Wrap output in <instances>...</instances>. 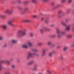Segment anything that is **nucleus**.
<instances>
[{"mask_svg":"<svg viewBox=\"0 0 74 74\" xmlns=\"http://www.w3.org/2000/svg\"><path fill=\"white\" fill-rule=\"evenodd\" d=\"M66 21L68 22V21H70V19H66Z\"/></svg>","mask_w":74,"mask_h":74,"instance_id":"a18cd8bd","label":"nucleus"},{"mask_svg":"<svg viewBox=\"0 0 74 74\" xmlns=\"http://www.w3.org/2000/svg\"><path fill=\"white\" fill-rule=\"evenodd\" d=\"M60 33L61 34H64L65 33V32H64L60 31Z\"/></svg>","mask_w":74,"mask_h":74,"instance_id":"412c9836","label":"nucleus"},{"mask_svg":"<svg viewBox=\"0 0 74 74\" xmlns=\"http://www.w3.org/2000/svg\"><path fill=\"white\" fill-rule=\"evenodd\" d=\"M44 30H49V29H48L46 27H44L42 29H40V32L41 33H44V31H43Z\"/></svg>","mask_w":74,"mask_h":74,"instance_id":"20e7f679","label":"nucleus"},{"mask_svg":"<svg viewBox=\"0 0 74 74\" xmlns=\"http://www.w3.org/2000/svg\"><path fill=\"white\" fill-rule=\"evenodd\" d=\"M34 55H36L37 56H39V54H36V52H34L33 54L32 53H29L28 55L27 56V59H29L31 57H32V56H34Z\"/></svg>","mask_w":74,"mask_h":74,"instance_id":"f03ea898","label":"nucleus"},{"mask_svg":"<svg viewBox=\"0 0 74 74\" xmlns=\"http://www.w3.org/2000/svg\"><path fill=\"white\" fill-rule=\"evenodd\" d=\"M5 74H10V73H5Z\"/></svg>","mask_w":74,"mask_h":74,"instance_id":"864d4df0","label":"nucleus"},{"mask_svg":"<svg viewBox=\"0 0 74 74\" xmlns=\"http://www.w3.org/2000/svg\"><path fill=\"white\" fill-rule=\"evenodd\" d=\"M53 55V54L52 53L50 52L49 54V57H52V55Z\"/></svg>","mask_w":74,"mask_h":74,"instance_id":"4be33fe9","label":"nucleus"},{"mask_svg":"<svg viewBox=\"0 0 74 74\" xmlns=\"http://www.w3.org/2000/svg\"><path fill=\"white\" fill-rule=\"evenodd\" d=\"M68 1L69 3H71L72 2V0H68Z\"/></svg>","mask_w":74,"mask_h":74,"instance_id":"58836bf2","label":"nucleus"},{"mask_svg":"<svg viewBox=\"0 0 74 74\" xmlns=\"http://www.w3.org/2000/svg\"><path fill=\"white\" fill-rule=\"evenodd\" d=\"M45 23H47V24L48 23V20H45Z\"/></svg>","mask_w":74,"mask_h":74,"instance_id":"e433bc0d","label":"nucleus"},{"mask_svg":"<svg viewBox=\"0 0 74 74\" xmlns=\"http://www.w3.org/2000/svg\"><path fill=\"white\" fill-rule=\"evenodd\" d=\"M19 9H20V10H21L22 9V8L20 7V8H19Z\"/></svg>","mask_w":74,"mask_h":74,"instance_id":"5fc2aeb1","label":"nucleus"},{"mask_svg":"<svg viewBox=\"0 0 74 74\" xmlns=\"http://www.w3.org/2000/svg\"><path fill=\"white\" fill-rule=\"evenodd\" d=\"M11 67L13 69H14V68H15V65L14 64H12V65Z\"/></svg>","mask_w":74,"mask_h":74,"instance_id":"cd10ccee","label":"nucleus"},{"mask_svg":"<svg viewBox=\"0 0 74 74\" xmlns=\"http://www.w3.org/2000/svg\"><path fill=\"white\" fill-rule=\"evenodd\" d=\"M14 10L13 9H7L6 11H5V12L7 14L10 15V14H12V12Z\"/></svg>","mask_w":74,"mask_h":74,"instance_id":"7ed1b4c3","label":"nucleus"},{"mask_svg":"<svg viewBox=\"0 0 74 74\" xmlns=\"http://www.w3.org/2000/svg\"><path fill=\"white\" fill-rule=\"evenodd\" d=\"M51 41H49L47 43V44L48 45H51Z\"/></svg>","mask_w":74,"mask_h":74,"instance_id":"2f4dec72","label":"nucleus"},{"mask_svg":"<svg viewBox=\"0 0 74 74\" xmlns=\"http://www.w3.org/2000/svg\"><path fill=\"white\" fill-rule=\"evenodd\" d=\"M7 46V44H5V45H4V47H5Z\"/></svg>","mask_w":74,"mask_h":74,"instance_id":"09e8293b","label":"nucleus"},{"mask_svg":"<svg viewBox=\"0 0 74 74\" xmlns=\"http://www.w3.org/2000/svg\"><path fill=\"white\" fill-rule=\"evenodd\" d=\"M62 70H64V69H63Z\"/></svg>","mask_w":74,"mask_h":74,"instance_id":"052dcab7","label":"nucleus"},{"mask_svg":"<svg viewBox=\"0 0 74 74\" xmlns=\"http://www.w3.org/2000/svg\"><path fill=\"white\" fill-rule=\"evenodd\" d=\"M38 66V65H37V64H35L34 66V68L32 69V71H36V70H37V69Z\"/></svg>","mask_w":74,"mask_h":74,"instance_id":"0eeeda50","label":"nucleus"},{"mask_svg":"<svg viewBox=\"0 0 74 74\" xmlns=\"http://www.w3.org/2000/svg\"><path fill=\"white\" fill-rule=\"evenodd\" d=\"M66 0H62L61 2L62 3H64V2H66Z\"/></svg>","mask_w":74,"mask_h":74,"instance_id":"f704fd0d","label":"nucleus"},{"mask_svg":"<svg viewBox=\"0 0 74 74\" xmlns=\"http://www.w3.org/2000/svg\"><path fill=\"white\" fill-rule=\"evenodd\" d=\"M73 14L74 15V10L73 11Z\"/></svg>","mask_w":74,"mask_h":74,"instance_id":"6e6d98bb","label":"nucleus"},{"mask_svg":"<svg viewBox=\"0 0 74 74\" xmlns=\"http://www.w3.org/2000/svg\"><path fill=\"white\" fill-rule=\"evenodd\" d=\"M29 36H30V37H33V36H34V34H33V33H30L29 34Z\"/></svg>","mask_w":74,"mask_h":74,"instance_id":"b1692460","label":"nucleus"},{"mask_svg":"<svg viewBox=\"0 0 74 74\" xmlns=\"http://www.w3.org/2000/svg\"><path fill=\"white\" fill-rule=\"evenodd\" d=\"M56 30H57V33L58 34V38H60L61 37V35L60 33V30L59 28H56Z\"/></svg>","mask_w":74,"mask_h":74,"instance_id":"39448f33","label":"nucleus"},{"mask_svg":"<svg viewBox=\"0 0 74 74\" xmlns=\"http://www.w3.org/2000/svg\"><path fill=\"white\" fill-rule=\"evenodd\" d=\"M10 60V61H12V60H13V59L12 58Z\"/></svg>","mask_w":74,"mask_h":74,"instance_id":"603ef678","label":"nucleus"},{"mask_svg":"<svg viewBox=\"0 0 74 74\" xmlns=\"http://www.w3.org/2000/svg\"><path fill=\"white\" fill-rule=\"evenodd\" d=\"M12 3H15V2H14V1H13L12 2Z\"/></svg>","mask_w":74,"mask_h":74,"instance_id":"bf43d9fd","label":"nucleus"},{"mask_svg":"<svg viewBox=\"0 0 74 74\" xmlns=\"http://www.w3.org/2000/svg\"><path fill=\"white\" fill-rule=\"evenodd\" d=\"M29 3V1H24L23 2V4H28V3Z\"/></svg>","mask_w":74,"mask_h":74,"instance_id":"6ab92c4d","label":"nucleus"},{"mask_svg":"<svg viewBox=\"0 0 74 74\" xmlns=\"http://www.w3.org/2000/svg\"><path fill=\"white\" fill-rule=\"evenodd\" d=\"M28 46L27 44H25L23 46V47L24 48H27Z\"/></svg>","mask_w":74,"mask_h":74,"instance_id":"4468645a","label":"nucleus"},{"mask_svg":"<svg viewBox=\"0 0 74 74\" xmlns=\"http://www.w3.org/2000/svg\"><path fill=\"white\" fill-rule=\"evenodd\" d=\"M67 37L69 38H73V36L71 35H67Z\"/></svg>","mask_w":74,"mask_h":74,"instance_id":"a211bd4d","label":"nucleus"},{"mask_svg":"<svg viewBox=\"0 0 74 74\" xmlns=\"http://www.w3.org/2000/svg\"><path fill=\"white\" fill-rule=\"evenodd\" d=\"M54 4H55V2H53V3H52V5H54Z\"/></svg>","mask_w":74,"mask_h":74,"instance_id":"de8ad7c7","label":"nucleus"},{"mask_svg":"<svg viewBox=\"0 0 74 74\" xmlns=\"http://www.w3.org/2000/svg\"><path fill=\"white\" fill-rule=\"evenodd\" d=\"M2 0V1H4L5 0Z\"/></svg>","mask_w":74,"mask_h":74,"instance_id":"e2e57ef3","label":"nucleus"},{"mask_svg":"<svg viewBox=\"0 0 74 74\" xmlns=\"http://www.w3.org/2000/svg\"><path fill=\"white\" fill-rule=\"evenodd\" d=\"M73 50L74 51V49H73Z\"/></svg>","mask_w":74,"mask_h":74,"instance_id":"0e129e2a","label":"nucleus"},{"mask_svg":"<svg viewBox=\"0 0 74 74\" xmlns=\"http://www.w3.org/2000/svg\"><path fill=\"white\" fill-rule=\"evenodd\" d=\"M17 1L19 3H20V1H21V0H17Z\"/></svg>","mask_w":74,"mask_h":74,"instance_id":"3c124183","label":"nucleus"},{"mask_svg":"<svg viewBox=\"0 0 74 74\" xmlns=\"http://www.w3.org/2000/svg\"><path fill=\"white\" fill-rule=\"evenodd\" d=\"M32 2L34 3H36V0H32Z\"/></svg>","mask_w":74,"mask_h":74,"instance_id":"c9c22d12","label":"nucleus"},{"mask_svg":"<svg viewBox=\"0 0 74 74\" xmlns=\"http://www.w3.org/2000/svg\"><path fill=\"white\" fill-rule=\"evenodd\" d=\"M60 60H64V58H63V57H62L60 58Z\"/></svg>","mask_w":74,"mask_h":74,"instance_id":"473e14b6","label":"nucleus"},{"mask_svg":"<svg viewBox=\"0 0 74 74\" xmlns=\"http://www.w3.org/2000/svg\"><path fill=\"white\" fill-rule=\"evenodd\" d=\"M2 69V66H1V64H0V70H1Z\"/></svg>","mask_w":74,"mask_h":74,"instance_id":"37998d69","label":"nucleus"},{"mask_svg":"<svg viewBox=\"0 0 74 74\" xmlns=\"http://www.w3.org/2000/svg\"><path fill=\"white\" fill-rule=\"evenodd\" d=\"M0 17L1 18H3L4 17V16L2 15H0Z\"/></svg>","mask_w":74,"mask_h":74,"instance_id":"72a5a7b5","label":"nucleus"},{"mask_svg":"<svg viewBox=\"0 0 74 74\" xmlns=\"http://www.w3.org/2000/svg\"><path fill=\"white\" fill-rule=\"evenodd\" d=\"M44 18L41 17V21H44Z\"/></svg>","mask_w":74,"mask_h":74,"instance_id":"ea45409f","label":"nucleus"},{"mask_svg":"<svg viewBox=\"0 0 74 74\" xmlns=\"http://www.w3.org/2000/svg\"><path fill=\"white\" fill-rule=\"evenodd\" d=\"M61 24L64 26L66 25V23L64 22V21H62L61 22Z\"/></svg>","mask_w":74,"mask_h":74,"instance_id":"aec40b11","label":"nucleus"},{"mask_svg":"<svg viewBox=\"0 0 74 74\" xmlns=\"http://www.w3.org/2000/svg\"><path fill=\"white\" fill-rule=\"evenodd\" d=\"M41 15H43V14H42V13H41L40 14Z\"/></svg>","mask_w":74,"mask_h":74,"instance_id":"13d9d810","label":"nucleus"},{"mask_svg":"<svg viewBox=\"0 0 74 74\" xmlns=\"http://www.w3.org/2000/svg\"><path fill=\"white\" fill-rule=\"evenodd\" d=\"M27 44L30 47H32V42H29Z\"/></svg>","mask_w":74,"mask_h":74,"instance_id":"2eb2a0df","label":"nucleus"},{"mask_svg":"<svg viewBox=\"0 0 74 74\" xmlns=\"http://www.w3.org/2000/svg\"><path fill=\"white\" fill-rule=\"evenodd\" d=\"M38 74H42V73H38Z\"/></svg>","mask_w":74,"mask_h":74,"instance_id":"4d7b16f0","label":"nucleus"},{"mask_svg":"<svg viewBox=\"0 0 74 74\" xmlns=\"http://www.w3.org/2000/svg\"><path fill=\"white\" fill-rule=\"evenodd\" d=\"M27 30L26 29H20L19 30L16 35V37H22L26 35V33L27 32Z\"/></svg>","mask_w":74,"mask_h":74,"instance_id":"f257e3e1","label":"nucleus"},{"mask_svg":"<svg viewBox=\"0 0 74 74\" xmlns=\"http://www.w3.org/2000/svg\"><path fill=\"white\" fill-rule=\"evenodd\" d=\"M62 10L59 11V13H58V14H61V13H62Z\"/></svg>","mask_w":74,"mask_h":74,"instance_id":"79ce46f5","label":"nucleus"},{"mask_svg":"<svg viewBox=\"0 0 74 74\" xmlns=\"http://www.w3.org/2000/svg\"><path fill=\"white\" fill-rule=\"evenodd\" d=\"M38 45L39 46H41V45H42L43 44L41 42H39L38 43Z\"/></svg>","mask_w":74,"mask_h":74,"instance_id":"393cba45","label":"nucleus"},{"mask_svg":"<svg viewBox=\"0 0 74 74\" xmlns=\"http://www.w3.org/2000/svg\"><path fill=\"white\" fill-rule=\"evenodd\" d=\"M33 17L34 18H37V15H34L33 16Z\"/></svg>","mask_w":74,"mask_h":74,"instance_id":"c756f323","label":"nucleus"},{"mask_svg":"<svg viewBox=\"0 0 74 74\" xmlns=\"http://www.w3.org/2000/svg\"><path fill=\"white\" fill-rule=\"evenodd\" d=\"M68 48V47H65L64 49V51H67V49Z\"/></svg>","mask_w":74,"mask_h":74,"instance_id":"5701e85b","label":"nucleus"},{"mask_svg":"<svg viewBox=\"0 0 74 74\" xmlns=\"http://www.w3.org/2000/svg\"><path fill=\"white\" fill-rule=\"evenodd\" d=\"M28 11H29V9L28 7H25V10L23 12H21L22 14H24L25 12H27Z\"/></svg>","mask_w":74,"mask_h":74,"instance_id":"423d86ee","label":"nucleus"},{"mask_svg":"<svg viewBox=\"0 0 74 74\" xmlns=\"http://www.w3.org/2000/svg\"><path fill=\"white\" fill-rule=\"evenodd\" d=\"M12 22H13V20H10L8 22V24L10 25H11L12 26H14V25L12 24Z\"/></svg>","mask_w":74,"mask_h":74,"instance_id":"1a4fd4ad","label":"nucleus"},{"mask_svg":"<svg viewBox=\"0 0 74 74\" xmlns=\"http://www.w3.org/2000/svg\"><path fill=\"white\" fill-rule=\"evenodd\" d=\"M70 27H71V25H69L67 26L66 28L65 29V30L66 32H68V31H69V30H70Z\"/></svg>","mask_w":74,"mask_h":74,"instance_id":"9d476101","label":"nucleus"},{"mask_svg":"<svg viewBox=\"0 0 74 74\" xmlns=\"http://www.w3.org/2000/svg\"><path fill=\"white\" fill-rule=\"evenodd\" d=\"M61 47L60 46H58L57 47L58 48H60V47Z\"/></svg>","mask_w":74,"mask_h":74,"instance_id":"8fccbe9b","label":"nucleus"},{"mask_svg":"<svg viewBox=\"0 0 74 74\" xmlns=\"http://www.w3.org/2000/svg\"><path fill=\"white\" fill-rule=\"evenodd\" d=\"M2 62H3V63H8V64H10V61H3Z\"/></svg>","mask_w":74,"mask_h":74,"instance_id":"dca6fc26","label":"nucleus"},{"mask_svg":"<svg viewBox=\"0 0 74 74\" xmlns=\"http://www.w3.org/2000/svg\"><path fill=\"white\" fill-rule=\"evenodd\" d=\"M2 27L4 30H6L7 29V27L6 25H3L2 26Z\"/></svg>","mask_w":74,"mask_h":74,"instance_id":"9b49d317","label":"nucleus"},{"mask_svg":"<svg viewBox=\"0 0 74 74\" xmlns=\"http://www.w3.org/2000/svg\"><path fill=\"white\" fill-rule=\"evenodd\" d=\"M51 27H53L54 26V25L53 24H52L51 25H50Z\"/></svg>","mask_w":74,"mask_h":74,"instance_id":"49530a36","label":"nucleus"},{"mask_svg":"<svg viewBox=\"0 0 74 74\" xmlns=\"http://www.w3.org/2000/svg\"><path fill=\"white\" fill-rule=\"evenodd\" d=\"M52 53V54H53V53H55V51H54V50H53L52 52H51Z\"/></svg>","mask_w":74,"mask_h":74,"instance_id":"a19ab883","label":"nucleus"},{"mask_svg":"<svg viewBox=\"0 0 74 74\" xmlns=\"http://www.w3.org/2000/svg\"><path fill=\"white\" fill-rule=\"evenodd\" d=\"M24 22H27V23H30V22H31V21L30 20H24Z\"/></svg>","mask_w":74,"mask_h":74,"instance_id":"f3484780","label":"nucleus"},{"mask_svg":"<svg viewBox=\"0 0 74 74\" xmlns=\"http://www.w3.org/2000/svg\"><path fill=\"white\" fill-rule=\"evenodd\" d=\"M16 40L15 39H12L11 41V42L13 44H15L16 42Z\"/></svg>","mask_w":74,"mask_h":74,"instance_id":"f8f14e48","label":"nucleus"},{"mask_svg":"<svg viewBox=\"0 0 74 74\" xmlns=\"http://www.w3.org/2000/svg\"><path fill=\"white\" fill-rule=\"evenodd\" d=\"M42 1H47L48 0H41Z\"/></svg>","mask_w":74,"mask_h":74,"instance_id":"c03bdc74","label":"nucleus"},{"mask_svg":"<svg viewBox=\"0 0 74 74\" xmlns=\"http://www.w3.org/2000/svg\"><path fill=\"white\" fill-rule=\"evenodd\" d=\"M60 4L58 5H57L56 7L55 8H58V7H60Z\"/></svg>","mask_w":74,"mask_h":74,"instance_id":"c85d7f7f","label":"nucleus"},{"mask_svg":"<svg viewBox=\"0 0 74 74\" xmlns=\"http://www.w3.org/2000/svg\"><path fill=\"white\" fill-rule=\"evenodd\" d=\"M70 11H71V9L68 10L67 12V14H69L70 13Z\"/></svg>","mask_w":74,"mask_h":74,"instance_id":"bb28decb","label":"nucleus"},{"mask_svg":"<svg viewBox=\"0 0 74 74\" xmlns=\"http://www.w3.org/2000/svg\"><path fill=\"white\" fill-rule=\"evenodd\" d=\"M47 51V49H43L42 50V56H44L45 55V51Z\"/></svg>","mask_w":74,"mask_h":74,"instance_id":"6e6552de","label":"nucleus"},{"mask_svg":"<svg viewBox=\"0 0 74 74\" xmlns=\"http://www.w3.org/2000/svg\"><path fill=\"white\" fill-rule=\"evenodd\" d=\"M2 40H3V37L0 36V41Z\"/></svg>","mask_w":74,"mask_h":74,"instance_id":"4c0bfd02","label":"nucleus"},{"mask_svg":"<svg viewBox=\"0 0 74 74\" xmlns=\"http://www.w3.org/2000/svg\"><path fill=\"white\" fill-rule=\"evenodd\" d=\"M55 45H53V46H55Z\"/></svg>","mask_w":74,"mask_h":74,"instance_id":"680f3d73","label":"nucleus"},{"mask_svg":"<svg viewBox=\"0 0 74 74\" xmlns=\"http://www.w3.org/2000/svg\"><path fill=\"white\" fill-rule=\"evenodd\" d=\"M32 51H36V52L38 51V50L37 49H32Z\"/></svg>","mask_w":74,"mask_h":74,"instance_id":"7c9ffc66","label":"nucleus"},{"mask_svg":"<svg viewBox=\"0 0 74 74\" xmlns=\"http://www.w3.org/2000/svg\"><path fill=\"white\" fill-rule=\"evenodd\" d=\"M34 63V60L31 61L27 64L28 65H32V64H33V63Z\"/></svg>","mask_w":74,"mask_h":74,"instance_id":"ddd939ff","label":"nucleus"},{"mask_svg":"<svg viewBox=\"0 0 74 74\" xmlns=\"http://www.w3.org/2000/svg\"><path fill=\"white\" fill-rule=\"evenodd\" d=\"M50 37L51 38H54L55 37H56V35H51L50 36Z\"/></svg>","mask_w":74,"mask_h":74,"instance_id":"a878e982","label":"nucleus"}]
</instances>
